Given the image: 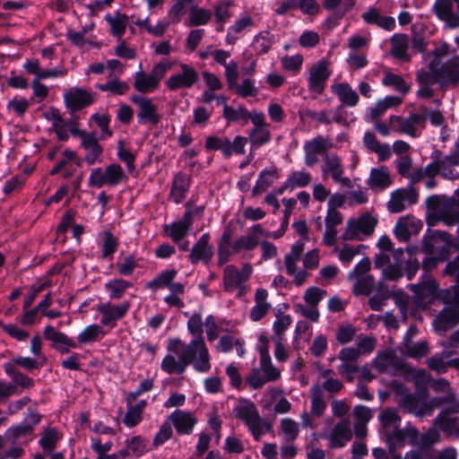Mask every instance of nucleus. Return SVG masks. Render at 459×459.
I'll list each match as a JSON object with an SVG mask.
<instances>
[{"mask_svg":"<svg viewBox=\"0 0 459 459\" xmlns=\"http://www.w3.org/2000/svg\"><path fill=\"white\" fill-rule=\"evenodd\" d=\"M459 56L455 49H451L447 43L437 47L433 52V59L428 70H421L417 74V80L420 84L417 96L429 99L433 96L430 84L441 80L455 81L458 78Z\"/></svg>","mask_w":459,"mask_h":459,"instance_id":"f257e3e1","label":"nucleus"},{"mask_svg":"<svg viewBox=\"0 0 459 459\" xmlns=\"http://www.w3.org/2000/svg\"><path fill=\"white\" fill-rule=\"evenodd\" d=\"M394 388L395 393L400 396L399 405L407 412L419 418L430 416L444 403V399L441 397L429 398L427 391L424 390L411 394L401 384H395Z\"/></svg>","mask_w":459,"mask_h":459,"instance_id":"f03ea898","label":"nucleus"},{"mask_svg":"<svg viewBox=\"0 0 459 459\" xmlns=\"http://www.w3.org/2000/svg\"><path fill=\"white\" fill-rule=\"evenodd\" d=\"M168 351L174 353L184 351L188 365L192 364L197 372L206 373L211 369L210 354L203 337L194 338L188 344L179 339L170 340Z\"/></svg>","mask_w":459,"mask_h":459,"instance_id":"7ed1b4c3","label":"nucleus"},{"mask_svg":"<svg viewBox=\"0 0 459 459\" xmlns=\"http://www.w3.org/2000/svg\"><path fill=\"white\" fill-rule=\"evenodd\" d=\"M409 287L414 293V302L420 307H426L435 299L444 303L459 302V285L437 291L436 281L429 277L419 284H410Z\"/></svg>","mask_w":459,"mask_h":459,"instance_id":"20e7f679","label":"nucleus"},{"mask_svg":"<svg viewBox=\"0 0 459 459\" xmlns=\"http://www.w3.org/2000/svg\"><path fill=\"white\" fill-rule=\"evenodd\" d=\"M170 69L171 63L164 61L154 65L152 71L147 74L140 65L139 70L134 75V88L143 94L155 91L160 88L161 80Z\"/></svg>","mask_w":459,"mask_h":459,"instance_id":"39448f33","label":"nucleus"},{"mask_svg":"<svg viewBox=\"0 0 459 459\" xmlns=\"http://www.w3.org/2000/svg\"><path fill=\"white\" fill-rule=\"evenodd\" d=\"M253 273L251 264H245L238 269L235 265L230 264L223 269L222 285L228 293L236 291L237 298H243L247 293L246 282L249 280Z\"/></svg>","mask_w":459,"mask_h":459,"instance_id":"423d86ee","label":"nucleus"},{"mask_svg":"<svg viewBox=\"0 0 459 459\" xmlns=\"http://www.w3.org/2000/svg\"><path fill=\"white\" fill-rule=\"evenodd\" d=\"M331 75V63L325 58H321L308 65L306 79L309 93L315 98L322 95Z\"/></svg>","mask_w":459,"mask_h":459,"instance_id":"0eeeda50","label":"nucleus"},{"mask_svg":"<svg viewBox=\"0 0 459 459\" xmlns=\"http://www.w3.org/2000/svg\"><path fill=\"white\" fill-rule=\"evenodd\" d=\"M405 262L403 250L397 248L391 254H377L374 264L376 268L381 270L385 280L396 281L403 274Z\"/></svg>","mask_w":459,"mask_h":459,"instance_id":"6e6552de","label":"nucleus"},{"mask_svg":"<svg viewBox=\"0 0 459 459\" xmlns=\"http://www.w3.org/2000/svg\"><path fill=\"white\" fill-rule=\"evenodd\" d=\"M427 205L432 214L446 225L459 221V202L447 196L433 195L427 199Z\"/></svg>","mask_w":459,"mask_h":459,"instance_id":"1a4fd4ad","label":"nucleus"},{"mask_svg":"<svg viewBox=\"0 0 459 459\" xmlns=\"http://www.w3.org/2000/svg\"><path fill=\"white\" fill-rule=\"evenodd\" d=\"M127 176L122 167L117 163L108 165L105 169L94 168L91 170L88 185L91 187L100 188L104 186H117L124 183Z\"/></svg>","mask_w":459,"mask_h":459,"instance_id":"9d476101","label":"nucleus"},{"mask_svg":"<svg viewBox=\"0 0 459 459\" xmlns=\"http://www.w3.org/2000/svg\"><path fill=\"white\" fill-rule=\"evenodd\" d=\"M427 120V108L420 107V113H411L408 117L390 116L389 124L394 131L417 137L419 131L425 128Z\"/></svg>","mask_w":459,"mask_h":459,"instance_id":"9b49d317","label":"nucleus"},{"mask_svg":"<svg viewBox=\"0 0 459 459\" xmlns=\"http://www.w3.org/2000/svg\"><path fill=\"white\" fill-rule=\"evenodd\" d=\"M377 224V220L371 214L365 213L358 218H351L346 222V227L342 234V239L363 240L364 238L373 234Z\"/></svg>","mask_w":459,"mask_h":459,"instance_id":"f8f14e48","label":"nucleus"},{"mask_svg":"<svg viewBox=\"0 0 459 459\" xmlns=\"http://www.w3.org/2000/svg\"><path fill=\"white\" fill-rule=\"evenodd\" d=\"M179 70L172 74L165 81L168 90L175 91L180 89H191L199 80V74L196 69L186 63L178 64Z\"/></svg>","mask_w":459,"mask_h":459,"instance_id":"ddd939ff","label":"nucleus"},{"mask_svg":"<svg viewBox=\"0 0 459 459\" xmlns=\"http://www.w3.org/2000/svg\"><path fill=\"white\" fill-rule=\"evenodd\" d=\"M132 102L137 106V121L140 125H157L160 120L157 106L152 99L143 95H133Z\"/></svg>","mask_w":459,"mask_h":459,"instance_id":"4468645a","label":"nucleus"},{"mask_svg":"<svg viewBox=\"0 0 459 459\" xmlns=\"http://www.w3.org/2000/svg\"><path fill=\"white\" fill-rule=\"evenodd\" d=\"M417 201L418 193L412 186L398 188L391 193L387 203V210L391 213H399L416 204Z\"/></svg>","mask_w":459,"mask_h":459,"instance_id":"2eb2a0df","label":"nucleus"},{"mask_svg":"<svg viewBox=\"0 0 459 459\" xmlns=\"http://www.w3.org/2000/svg\"><path fill=\"white\" fill-rule=\"evenodd\" d=\"M130 307L129 301H125L119 305H113L108 301L100 303L97 311L101 315L100 324L111 328L115 327L117 321L122 319L127 314Z\"/></svg>","mask_w":459,"mask_h":459,"instance_id":"dca6fc26","label":"nucleus"},{"mask_svg":"<svg viewBox=\"0 0 459 459\" xmlns=\"http://www.w3.org/2000/svg\"><path fill=\"white\" fill-rule=\"evenodd\" d=\"M40 420L41 416L39 413L29 411L21 423L8 428L7 437L11 438V444H16L18 439L31 435Z\"/></svg>","mask_w":459,"mask_h":459,"instance_id":"f3484780","label":"nucleus"},{"mask_svg":"<svg viewBox=\"0 0 459 459\" xmlns=\"http://www.w3.org/2000/svg\"><path fill=\"white\" fill-rule=\"evenodd\" d=\"M433 321L436 333L441 334L454 327L459 322V302L447 303Z\"/></svg>","mask_w":459,"mask_h":459,"instance_id":"a211bd4d","label":"nucleus"},{"mask_svg":"<svg viewBox=\"0 0 459 459\" xmlns=\"http://www.w3.org/2000/svg\"><path fill=\"white\" fill-rule=\"evenodd\" d=\"M321 437L327 439L328 446L331 449L344 446L352 437L350 421L346 419L342 420L328 434H323Z\"/></svg>","mask_w":459,"mask_h":459,"instance_id":"6ab92c4d","label":"nucleus"},{"mask_svg":"<svg viewBox=\"0 0 459 459\" xmlns=\"http://www.w3.org/2000/svg\"><path fill=\"white\" fill-rule=\"evenodd\" d=\"M423 227L422 221L413 215L400 217L394 229L395 237L400 241H406L411 236L419 234Z\"/></svg>","mask_w":459,"mask_h":459,"instance_id":"aec40b11","label":"nucleus"},{"mask_svg":"<svg viewBox=\"0 0 459 459\" xmlns=\"http://www.w3.org/2000/svg\"><path fill=\"white\" fill-rule=\"evenodd\" d=\"M455 0H436L432 11L436 16L443 21L446 27L455 29L459 27V13L454 10Z\"/></svg>","mask_w":459,"mask_h":459,"instance_id":"412c9836","label":"nucleus"},{"mask_svg":"<svg viewBox=\"0 0 459 459\" xmlns=\"http://www.w3.org/2000/svg\"><path fill=\"white\" fill-rule=\"evenodd\" d=\"M64 100L66 108L72 112H75L91 105L94 98L85 89L74 87L64 93Z\"/></svg>","mask_w":459,"mask_h":459,"instance_id":"4be33fe9","label":"nucleus"},{"mask_svg":"<svg viewBox=\"0 0 459 459\" xmlns=\"http://www.w3.org/2000/svg\"><path fill=\"white\" fill-rule=\"evenodd\" d=\"M193 224V212L187 210L178 221L171 224H165L163 229L167 236H169L175 243H178L188 233Z\"/></svg>","mask_w":459,"mask_h":459,"instance_id":"5701e85b","label":"nucleus"},{"mask_svg":"<svg viewBox=\"0 0 459 459\" xmlns=\"http://www.w3.org/2000/svg\"><path fill=\"white\" fill-rule=\"evenodd\" d=\"M344 168L336 155L326 156L322 165V175L325 178H331L336 183L349 186L351 179L343 177Z\"/></svg>","mask_w":459,"mask_h":459,"instance_id":"b1692460","label":"nucleus"},{"mask_svg":"<svg viewBox=\"0 0 459 459\" xmlns=\"http://www.w3.org/2000/svg\"><path fill=\"white\" fill-rule=\"evenodd\" d=\"M331 147L329 141L323 137L317 136L304 144L305 163L308 167H313L319 160V155L323 154Z\"/></svg>","mask_w":459,"mask_h":459,"instance_id":"393cba45","label":"nucleus"},{"mask_svg":"<svg viewBox=\"0 0 459 459\" xmlns=\"http://www.w3.org/2000/svg\"><path fill=\"white\" fill-rule=\"evenodd\" d=\"M81 147L85 152L84 160L88 165H94L103 161V149L94 134H82Z\"/></svg>","mask_w":459,"mask_h":459,"instance_id":"a878e982","label":"nucleus"},{"mask_svg":"<svg viewBox=\"0 0 459 459\" xmlns=\"http://www.w3.org/2000/svg\"><path fill=\"white\" fill-rule=\"evenodd\" d=\"M44 336L53 342L55 349L61 353H66L70 349L77 348L76 342L68 337L65 333L56 331L53 326L48 325L44 328Z\"/></svg>","mask_w":459,"mask_h":459,"instance_id":"bb28decb","label":"nucleus"},{"mask_svg":"<svg viewBox=\"0 0 459 459\" xmlns=\"http://www.w3.org/2000/svg\"><path fill=\"white\" fill-rule=\"evenodd\" d=\"M169 420L174 425L177 432L180 435L191 434L197 422L196 418L191 412L181 410H176L169 416Z\"/></svg>","mask_w":459,"mask_h":459,"instance_id":"cd10ccee","label":"nucleus"},{"mask_svg":"<svg viewBox=\"0 0 459 459\" xmlns=\"http://www.w3.org/2000/svg\"><path fill=\"white\" fill-rule=\"evenodd\" d=\"M210 235L203 234L198 241L193 246L189 259L191 263L196 264L199 261L209 263L213 255L212 247L209 245Z\"/></svg>","mask_w":459,"mask_h":459,"instance_id":"c85d7f7f","label":"nucleus"},{"mask_svg":"<svg viewBox=\"0 0 459 459\" xmlns=\"http://www.w3.org/2000/svg\"><path fill=\"white\" fill-rule=\"evenodd\" d=\"M364 22L368 24H375L385 30H393L395 28V19L391 16H385L381 13L380 9L370 6L361 15Z\"/></svg>","mask_w":459,"mask_h":459,"instance_id":"c756f323","label":"nucleus"},{"mask_svg":"<svg viewBox=\"0 0 459 459\" xmlns=\"http://www.w3.org/2000/svg\"><path fill=\"white\" fill-rule=\"evenodd\" d=\"M188 366L184 351L174 353L169 351L162 359L160 368L168 374H181Z\"/></svg>","mask_w":459,"mask_h":459,"instance_id":"7c9ffc66","label":"nucleus"},{"mask_svg":"<svg viewBox=\"0 0 459 459\" xmlns=\"http://www.w3.org/2000/svg\"><path fill=\"white\" fill-rule=\"evenodd\" d=\"M367 185L372 190H384L392 185L390 171L387 167L380 166L370 170Z\"/></svg>","mask_w":459,"mask_h":459,"instance_id":"2f4dec72","label":"nucleus"},{"mask_svg":"<svg viewBox=\"0 0 459 459\" xmlns=\"http://www.w3.org/2000/svg\"><path fill=\"white\" fill-rule=\"evenodd\" d=\"M331 91L346 106L355 107L359 102L358 93L348 82H333Z\"/></svg>","mask_w":459,"mask_h":459,"instance_id":"473e14b6","label":"nucleus"},{"mask_svg":"<svg viewBox=\"0 0 459 459\" xmlns=\"http://www.w3.org/2000/svg\"><path fill=\"white\" fill-rule=\"evenodd\" d=\"M436 426L448 436L459 439V416H454L449 410L441 411L436 418Z\"/></svg>","mask_w":459,"mask_h":459,"instance_id":"72a5a7b5","label":"nucleus"},{"mask_svg":"<svg viewBox=\"0 0 459 459\" xmlns=\"http://www.w3.org/2000/svg\"><path fill=\"white\" fill-rule=\"evenodd\" d=\"M254 25L253 19L250 15L245 14L239 17L235 22L228 28L225 43L227 45H233L239 35L246 30L252 28Z\"/></svg>","mask_w":459,"mask_h":459,"instance_id":"f704fd0d","label":"nucleus"},{"mask_svg":"<svg viewBox=\"0 0 459 459\" xmlns=\"http://www.w3.org/2000/svg\"><path fill=\"white\" fill-rule=\"evenodd\" d=\"M268 292L264 289H257L255 294V306L250 312V318L254 322L262 319L270 310L271 305L267 302Z\"/></svg>","mask_w":459,"mask_h":459,"instance_id":"c9c22d12","label":"nucleus"},{"mask_svg":"<svg viewBox=\"0 0 459 459\" xmlns=\"http://www.w3.org/2000/svg\"><path fill=\"white\" fill-rule=\"evenodd\" d=\"M190 186V178L185 174L178 173L175 176L170 191V199L179 204L186 197V194Z\"/></svg>","mask_w":459,"mask_h":459,"instance_id":"e433bc0d","label":"nucleus"},{"mask_svg":"<svg viewBox=\"0 0 459 459\" xmlns=\"http://www.w3.org/2000/svg\"><path fill=\"white\" fill-rule=\"evenodd\" d=\"M233 412L237 418L242 420L247 425L259 416L255 404L245 399L237 403Z\"/></svg>","mask_w":459,"mask_h":459,"instance_id":"4c0bfd02","label":"nucleus"},{"mask_svg":"<svg viewBox=\"0 0 459 459\" xmlns=\"http://www.w3.org/2000/svg\"><path fill=\"white\" fill-rule=\"evenodd\" d=\"M274 42L275 39L273 34L268 30H263L254 37L251 48L255 54L264 55L270 51Z\"/></svg>","mask_w":459,"mask_h":459,"instance_id":"58836bf2","label":"nucleus"},{"mask_svg":"<svg viewBox=\"0 0 459 459\" xmlns=\"http://www.w3.org/2000/svg\"><path fill=\"white\" fill-rule=\"evenodd\" d=\"M278 178L279 174L276 169L262 170L253 188V194L260 195L265 192Z\"/></svg>","mask_w":459,"mask_h":459,"instance_id":"ea45409f","label":"nucleus"},{"mask_svg":"<svg viewBox=\"0 0 459 459\" xmlns=\"http://www.w3.org/2000/svg\"><path fill=\"white\" fill-rule=\"evenodd\" d=\"M304 250V240H299L292 245L290 253L284 257V264L286 272L290 275H293L297 271V264L300 255Z\"/></svg>","mask_w":459,"mask_h":459,"instance_id":"a19ab883","label":"nucleus"},{"mask_svg":"<svg viewBox=\"0 0 459 459\" xmlns=\"http://www.w3.org/2000/svg\"><path fill=\"white\" fill-rule=\"evenodd\" d=\"M105 20L110 26L111 34L121 39L126 32L128 17L126 14L116 13L114 15L107 14Z\"/></svg>","mask_w":459,"mask_h":459,"instance_id":"79ce46f5","label":"nucleus"},{"mask_svg":"<svg viewBox=\"0 0 459 459\" xmlns=\"http://www.w3.org/2000/svg\"><path fill=\"white\" fill-rule=\"evenodd\" d=\"M132 287V283L123 279H112L105 283V290L112 299H120L126 290Z\"/></svg>","mask_w":459,"mask_h":459,"instance_id":"37998d69","label":"nucleus"},{"mask_svg":"<svg viewBox=\"0 0 459 459\" xmlns=\"http://www.w3.org/2000/svg\"><path fill=\"white\" fill-rule=\"evenodd\" d=\"M212 17V12L208 9L191 6L187 20L185 22L186 26H201L206 24Z\"/></svg>","mask_w":459,"mask_h":459,"instance_id":"c03bdc74","label":"nucleus"},{"mask_svg":"<svg viewBox=\"0 0 459 459\" xmlns=\"http://www.w3.org/2000/svg\"><path fill=\"white\" fill-rule=\"evenodd\" d=\"M61 438L62 434L56 429L47 428L41 434L39 445L45 452H51L56 447V445Z\"/></svg>","mask_w":459,"mask_h":459,"instance_id":"a18cd8bd","label":"nucleus"},{"mask_svg":"<svg viewBox=\"0 0 459 459\" xmlns=\"http://www.w3.org/2000/svg\"><path fill=\"white\" fill-rule=\"evenodd\" d=\"M312 181V175L305 170H296L291 172L285 180V187H290V190L307 186Z\"/></svg>","mask_w":459,"mask_h":459,"instance_id":"49530a36","label":"nucleus"},{"mask_svg":"<svg viewBox=\"0 0 459 459\" xmlns=\"http://www.w3.org/2000/svg\"><path fill=\"white\" fill-rule=\"evenodd\" d=\"M106 332L102 326L97 324L87 325L77 336L78 342L87 344L97 342L100 338L103 337Z\"/></svg>","mask_w":459,"mask_h":459,"instance_id":"de8ad7c7","label":"nucleus"},{"mask_svg":"<svg viewBox=\"0 0 459 459\" xmlns=\"http://www.w3.org/2000/svg\"><path fill=\"white\" fill-rule=\"evenodd\" d=\"M177 274L178 271L176 269L163 270L155 278L150 281L146 287L152 290H158L165 287L168 288L170 281H173Z\"/></svg>","mask_w":459,"mask_h":459,"instance_id":"09e8293b","label":"nucleus"},{"mask_svg":"<svg viewBox=\"0 0 459 459\" xmlns=\"http://www.w3.org/2000/svg\"><path fill=\"white\" fill-rule=\"evenodd\" d=\"M447 239L448 235L445 232L429 230L422 239V250L428 255L433 254L439 241H447Z\"/></svg>","mask_w":459,"mask_h":459,"instance_id":"8fccbe9b","label":"nucleus"},{"mask_svg":"<svg viewBox=\"0 0 459 459\" xmlns=\"http://www.w3.org/2000/svg\"><path fill=\"white\" fill-rule=\"evenodd\" d=\"M311 414L314 416H321L326 409V403L323 397V390L321 385H315L311 387Z\"/></svg>","mask_w":459,"mask_h":459,"instance_id":"3c124183","label":"nucleus"},{"mask_svg":"<svg viewBox=\"0 0 459 459\" xmlns=\"http://www.w3.org/2000/svg\"><path fill=\"white\" fill-rule=\"evenodd\" d=\"M363 247L362 245L344 244L342 247H335L333 252L336 253L341 263L348 265L352 259L360 253Z\"/></svg>","mask_w":459,"mask_h":459,"instance_id":"603ef678","label":"nucleus"},{"mask_svg":"<svg viewBox=\"0 0 459 459\" xmlns=\"http://www.w3.org/2000/svg\"><path fill=\"white\" fill-rule=\"evenodd\" d=\"M195 0H174L173 5L167 13V16L172 22V24H178L181 22L186 13V8L191 5Z\"/></svg>","mask_w":459,"mask_h":459,"instance_id":"864d4df0","label":"nucleus"},{"mask_svg":"<svg viewBox=\"0 0 459 459\" xmlns=\"http://www.w3.org/2000/svg\"><path fill=\"white\" fill-rule=\"evenodd\" d=\"M406 377L408 380L411 381L416 389L417 392L420 391H426V388L430 381V376L427 371L424 369H419V368H411L408 370L406 374Z\"/></svg>","mask_w":459,"mask_h":459,"instance_id":"5fc2aeb1","label":"nucleus"},{"mask_svg":"<svg viewBox=\"0 0 459 459\" xmlns=\"http://www.w3.org/2000/svg\"><path fill=\"white\" fill-rule=\"evenodd\" d=\"M223 117L230 123L247 122L248 119V110L242 105L237 107L225 105V108H223Z\"/></svg>","mask_w":459,"mask_h":459,"instance_id":"6e6d98bb","label":"nucleus"},{"mask_svg":"<svg viewBox=\"0 0 459 459\" xmlns=\"http://www.w3.org/2000/svg\"><path fill=\"white\" fill-rule=\"evenodd\" d=\"M253 147H260L271 141L270 126L253 127L248 138Z\"/></svg>","mask_w":459,"mask_h":459,"instance_id":"4d7b16f0","label":"nucleus"},{"mask_svg":"<svg viewBox=\"0 0 459 459\" xmlns=\"http://www.w3.org/2000/svg\"><path fill=\"white\" fill-rule=\"evenodd\" d=\"M459 165V153L455 152L452 155L446 156L440 160L439 174L448 179H454L458 177V173L455 172L451 167Z\"/></svg>","mask_w":459,"mask_h":459,"instance_id":"13d9d810","label":"nucleus"},{"mask_svg":"<svg viewBox=\"0 0 459 459\" xmlns=\"http://www.w3.org/2000/svg\"><path fill=\"white\" fill-rule=\"evenodd\" d=\"M379 420L383 428L386 429H396L400 427L401 418L398 411L393 408H386L379 414Z\"/></svg>","mask_w":459,"mask_h":459,"instance_id":"bf43d9fd","label":"nucleus"},{"mask_svg":"<svg viewBox=\"0 0 459 459\" xmlns=\"http://www.w3.org/2000/svg\"><path fill=\"white\" fill-rule=\"evenodd\" d=\"M248 139L245 136L237 135L231 142L229 138L226 142L224 157L230 158L232 154L243 155Z\"/></svg>","mask_w":459,"mask_h":459,"instance_id":"052dcab7","label":"nucleus"},{"mask_svg":"<svg viewBox=\"0 0 459 459\" xmlns=\"http://www.w3.org/2000/svg\"><path fill=\"white\" fill-rule=\"evenodd\" d=\"M280 430L284 439L293 442L299 436V425L290 418H283L280 423Z\"/></svg>","mask_w":459,"mask_h":459,"instance_id":"680f3d73","label":"nucleus"},{"mask_svg":"<svg viewBox=\"0 0 459 459\" xmlns=\"http://www.w3.org/2000/svg\"><path fill=\"white\" fill-rule=\"evenodd\" d=\"M408 41L404 35H394L392 39V55L402 60H408Z\"/></svg>","mask_w":459,"mask_h":459,"instance_id":"e2e57ef3","label":"nucleus"},{"mask_svg":"<svg viewBox=\"0 0 459 459\" xmlns=\"http://www.w3.org/2000/svg\"><path fill=\"white\" fill-rule=\"evenodd\" d=\"M233 5L231 0H221L214 5L215 21L221 23L220 30H222L223 24L231 17L230 7Z\"/></svg>","mask_w":459,"mask_h":459,"instance_id":"0e129e2a","label":"nucleus"},{"mask_svg":"<svg viewBox=\"0 0 459 459\" xmlns=\"http://www.w3.org/2000/svg\"><path fill=\"white\" fill-rule=\"evenodd\" d=\"M98 88L102 91H109L113 94L123 95L129 90L127 82L115 77L110 79L104 84H99Z\"/></svg>","mask_w":459,"mask_h":459,"instance_id":"69168bd1","label":"nucleus"},{"mask_svg":"<svg viewBox=\"0 0 459 459\" xmlns=\"http://www.w3.org/2000/svg\"><path fill=\"white\" fill-rule=\"evenodd\" d=\"M382 83L385 86L393 87L396 91L406 94L410 91V86L398 74L386 73L383 77Z\"/></svg>","mask_w":459,"mask_h":459,"instance_id":"338daca9","label":"nucleus"},{"mask_svg":"<svg viewBox=\"0 0 459 459\" xmlns=\"http://www.w3.org/2000/svg\"><path fill=\"white\" fill-rule=\"evenodd\" d=\"M402 352L414 359H420L425 356L429 352L428 343L424 341L419 342L417 343H407L403 345Z\"/></svg>","mask_w":459,"mask_h":459,"instance_id":"774afa93","label":"nucleus"}]
</instances>
